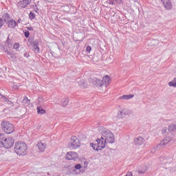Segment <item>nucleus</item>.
<instances>
[{
  "instance_id": "nucleus-1",
  "label": "nucleus",
  "mask_w": 176,
  "mask_h": 176,
  "mask_svg": "<svg viewBox=\"0 0 176 176\" xmlns=\"http://www.w3.org/2000/svg\"><path fill=\"white\" fill-rule=\"evenodd\" d=\"M99 131L102 135V138H104L108 144H113L115 142V135H113V133L109 129L100 126Z\"/></svg>"
},
{
  "instance_id": "nucleus-2",
  "label": "nucleus",
  "mask_w": 176,
  "mask_h": 176,
  "mask_svg": "<svg viewBox=\"0 0 176 176\" xmlns=\"http://www.w3.org/2000/svg\"><path fill=\"white\" fill-rule=\"evenodd\" d=\"M14 152L19 156H24L27 153V144L24 142H18L15 143Z\"/></svg>"
},
{
  "instance_id": "nucleus-3",
  "label": "nucleus",
  "mask_w": 176,
  "mask_h": 176,
  "mask_svg": "<svg viewBox=\"0 0 176 176\" xmlns=\"http://www.w3.org/2000/svg\"><path fill=\"white\" fill-rule=\"evenodd\" d=\"M1 128L6 134H12L14 131V126L8 121L4 120L1 122Z\"/></svg>"
},
{
  "instance_id": "nucleus-4",
  "label": "nucleus",
  "mask_w": 176,
  "mask_h": 176,
  "mask_svg": "<svg viewBox=\"0 0 176 176\" xmlns=\"http://www.w3.org/2000/svg\"><path fill=\"white\" fill-rule=\"evenodd\" d=\"M107 141L101 137L100 138H98L95 141V146L96 145V151H101L105 148V144H107Z\"/></svg>"
},
{
  "instance_id": "nucleus-5",
  "label": "nucleus",
  "mask_w": 176,
  "mask_h": 176,
  "mask_svg": "<svg viewBox=\"0 0 176 176\" xmlns=\"http://www.w3.org/2000/svg\"><path fill=\"white\" fill-rule=\"evenodd\" d=\"M80 146V142L76 136H72L70 140V148L72 149H78Z\"/></svg>"
},
{
  "instance_id": "nucleus-6",
  "label": "nucleus",
  "mask_w": 176,
  "mask_h": 176,
  "mask_svg": "<svg viewBox=\"0 0 176 176\" xmlns=\"http://www.w3.org/2000/svg\"><path fill=\"white\" fill-rule=\"evenodd\" d=\"M3 141V146L7 149H10V148H12L14 145V140L12 138H4Z\"/></svg>"
},
{
  "instance_id": "nucleus-7",
  "label": "nucleus",
  "mask_w": 176,
  "mask_h": 176,
  "mask_svg": "<svg viewBox=\"0 0 176 176\" xmlns=\"http://www.w3.org/2000/svg\"><path fill=\"white\" fill-rule=\"evenodd\" d=\"M31 2H32V0H19L16 3V6L21 10L25 9Z\"/></svg>"
},
{
  "instance_id": "nucleus-8",
  "label": "nucleus",
  "mask_w": 176,
  "mask_h": 176,
  "mask_svg": "<svg viewBox=\"0 0 176 176\" xmlns=\"http://www.w3.org/2000/svg\"><path fill=\"white\" fill-rule=\"evenodd\" d=\"M78 157V153L74 151L67 152L66 155L67 160H76Z\"/></svg>"
},
{
  "instance_id": "nucleus-9",
  "label": "nucleus",
  "mask_w": 176,
  "mask_h": 176,
  "mask_svg": "<svg viewBox=\"0 0 176 176\" xmlns=\"http://www.w3.org/2000/svg\"><path fill=\"white\" fill-rule=\"evenodd\" d=\"M163 3V5L167 10H170L173 9V4H171V1L170 0H161Z\"/></svg>"
},
{
  "instance_id": "nucleus-10",
  "label": "nucleus",
  "mask_w": 176,
  "mask_h": 176,
  "mask_svg": "<svg viewBox=\"0 0 176 176\" xmlns=\"http://www.w3.org/2000/svg\"><path fill=\"white\" fill-rule=\"evenodd\" d=\"M39 152H45V150L46 149V144L45 143H43L42 142H38L36 145Z\"/></svg>"
},
{
  "instance_id": "nucleus-11",
  "label": "nucleus",
  "mask_w": 176,
  "mask_h": 176,
  "mask_svg": "<svg viewBox=\"0 0 176 176\" xmlns=\"http://www.w3.org/2000/svg\"><path fill=\"white\" fill-rule=\"evenodd\" d=\"M134 142L135 145H144L145 140L142 137H138L135 138Z\"/></svg>"
},
{
  "instance_id": "nucleus-12",
  "label": "nucleus",
  "mask_w": 176,
  "mask_h": 176,
  "mask_svg": "<svg viewBox=\"0 0 176 176\" xmlns=\"http://www.w3.org/2000/svg\"><path fill=\"white\" fill-rule=\"evenodd\" d=\"M33 49L35 53H39V41L38 40H35L33 43Z\"/></svg>"
},
{
  "instance_id": "nucleus-13",
  "label": "nucleus",
  "mask_w": 176,
  "mask_h": 176,
  "mask_svg": "<svg viewBox=\"0 0 176 176\" xmlns=\"http://www.w3.org/2000/svg\"><path fill=\"white\" fill-rule=\"evenodd\" d=\"M119 115H120V118H125V116H129V115H130V111L126 109H124L120 111Z\"/></svg>"
},
{
  "instance_id": "nucleus-14",
  "label": "nucleus",
  "mask_w": 176,
  "mask_h": 176,
  "mask_svg": "<svg viewBox=\"0 0 176 176\" xmlns=\"http://www.w3.org/2000/svg\"><path fill=\"white\" fill-rule=\"evenodd\" d=\"M7 24L10 28H15L17 25V23L16 21H14V19L8 21Z\"/></svg>"
},
{
  "instance_id": "nucleus-15",
  "label": "nucleus",
  "mask_w": 176,
  "mask_h": 176,
  "mask_svg": "<svg viewBox=\"0 0 176 176\" xmlns=\"http://www.w3.org/2000/svg\"><path fill=\"white\" fill-rule=\"evenodd\" d=\"M170 141H171V138L170 137H167L165 139L162 140L158 146H164V145H167V144Z\"/></svg>"
},
{
  "instance_id": "nucleus-16",
  "label": "nucleus",
  "mask_w": 176,
  "mask_h": 176,
  "mask_svg": "<svg viewBox=\"0 0 176 176\" xmlns=\"http://www.w3.org/2000/svg\"><path fill=\"white\" fill-rule=\"evenodd\" d=\"M91 82L92 85H99V86H102V83H101V80H98L97 78H94L91 80Z\"/></svg>"
},
{
  "instance_id": "nucleus-17",
  "label": "nucleus",
  "mask_w": 176,
  "mask_h": 176,
  "mask_svg": "<svg viewBox=\"0 0 176 176\" xmlns=\"http://www.w3.org/2000/svg\"><path fill=\"white\" fill-rule=\"evenodd\" d=\"M101 83H104V85H109V83L111 82V79L109 78V77L108 76H106L102 78V80L100 81Z\"/></svg>"
},
{
  "instance_id": "nucleus-18",
  "label": "nucleus",
  "mask_w": 176,
  "mask_h": 176,
  "mask_svg": "<svg viewBox=\"0 0 176 176\" xmlns=\"http://www.w3.org/2000/svg\"><path fill=\"white\" fill-rule=\"evenodd\" d=\"M134 97V95L129 94V95H124L119 98V100H131Z\"/></svg>"
},
{
  "instance_id": "nucleus-19",
  "label": "nucleus",
  "mask_w": 176,
  "mask_h": 176,
  "mask_svg": "<svg viewBox=\"0 0 176 176\" xmlns=\"http://www.w3.org/2000/svg\"><path fill=\"white\" fill-rule=\"evenodd\" d=\"M0 100L3 102H8V104H12V102L10 100H9V99H8V98H6V96L1 95V94H0Z\"/></svg>"
},
{
  "instance_id": "nucleus-20",
  "label": "nucleus",
  "mask_w": 176,
  "mask_h": 176,
  "mask_svg": "<svg viewBox=\"0 0 176 176\" xmlns=\"http://www.w3.org/2000/svg\"><path fill=\"white\" fill-rule=\"evenodd\" d=\"M30 101L28 100V98H27V96H24L22 100V104H23L25 107H28V105H30Z\"/></svg>"
},
{
  "instance_id": "nucleus-21",
  "label": "nucleus",
  "mask_w": 176,
  "mask_h": 176,
  "mask_svg": "<svg viewBox=\"0 0 176 176\" xmlns=\"http://www.w3.org/2000/svg\"><path fill=\"white\" fill-rule=\"evenodd\" d=\"M5 138V134L0 133V148L3 146V140Z\"/></svg>"
},
{
  "instance_id": "nucleus-22",
  "label": "nucleus",
  "mask_w": 176,
  "mask_h": 176,
  "mask_svg": "<svg viewBox=\"0 0 176 176\" xmlns=\"http://www.w3.org/2000/svg\"><path fill=\"white\" fill-rule=\"evenodd\" d=\"M37 112L40 115H43V113H46V111L45 109H42V107H41V106L37 107Z\"/></svg>"
},
{
  "instance_id": "nucleus-23",
  "label": "nucleus",
  "mask_w": 176,
  "mask_h": 176,
  "mask_svg": "<svg viewBox=\"0 0 176 176\" xmlns=\"http://www.w3.org/2000/svg\"><path fill=\"white\" fill-rule=\"evenodd\" d=\"M168 86H170V87H176V78H175L173 80L168 82Z\"/></svg>"
},
{
  "instance_id": "nucleus-24",
  "label": "nucleus",
  "mask_w": 176,
  "mask_h": 176,
  "mask_svg": "<svg viewBox=\"0 0 176 176\" xmlns=\"http://www.w3.org/2000/svg\"><path fill=\"white\" fill-rule=\"evenodd\" d=\"M68 102H69V100L68 98H64L62 100V105L63 107H67L68 105Z\"/></svg>"
},
{
  "instance_id": "nucleus-25",
  "label": "nucleus",
  "mask_w": 176,
  "mask_h": 176,
  "mask_svg": "<svg viewBox=\"0 0 176 176\" xmlns=\"http://www.w3.org/2000/svg\"><path fill=\"white\" fill-rule=\"evenodd\" d=\"M3 17L5 23H8V21H9V19H10L9 14H5Z\"/></svg>"
},
{
  "instance_id": "nucleus-26",
  "label": "nucleus",
  "mask_w": 176,
  "mask_h": 176,
  "mask_svg": "<svg viewBox=\"0 0 176 176\" xmlns=\"http://www.w3.org/2000/svg\"><path fill=\"white\" fill-rule=\"evenodd\" d=\"M176 130V125L175 124H171L168 126V131H175Z\"/></svg>"
},
{
  "instance_id": "nucleus-27",
  "label": "nucleus",
  "mask_w": 176,
  "mask_h": 176,
  "mask_svg": "<svg viewBox=\"0 0 176 176\" xmlns=\"http://www.w3.org/2000/svg\"><path fill=\"white\" fill-rule=\"evenodd\" d=\"M29 17L30 20H34V19H35V13L30 12L29 14Z\"/></svg>"
},
{
  "instance_id": "nucleus-28",
  "label": "nucleus",
  "mask_w": 176,
  "mask_h": 176,
  "mask_svg": "<svg viewBox=\"0 0 176 176\" xmlns=\"http://www.w3.org/2000/svg\"><path fill=\"white\" fill-rule=\"evenodd\" d=\"M13 49H15V50H19V49H20V44H19V43H15L13 45Z\"/></svg>"
},
{
  "instance_id": "nucleus-29",
  "label": "nucleus",
  "mask_w": 176,
  "mask_h": 176,
  "mask_svg": "<svg viewBox=\"0 0 176 176\" xmlns=\"http://www.w3.org/2000/svg\"><path fill=\"white\" fill-rule=\"evenodd\" d=\"M136 171L138 174H145V173H146V169H139Z\"/></svg>"
},
{
  "instance_id": "nucleus-30",
  "label": "nucleus",
  "mask_w": 176,
  "mask_h": 176,
  "mask_svg": "<svg viewBox=\"0 0 176 176\" xmlns=\"http://www.w3.org/2000/svg\"><path fill=\"white\" fill-rule=\"evenodd\" d=\"M165 160H167V157H166V155H162V156L160 157V162H165Z\"/></svg>"
},
{
  "instance_id": "nucleus-31",
  "label": "nucleus",
  "mask_w": 176,
  "mask_h": 176,
  "mask_svg": "<svg viewBox=\"0 0 176 176\" xmlns=\"http://www.w3.org/2000/svg\"><path fill=\"white\" fill-rule=\"evenodd\" d=\"M90 145L94 151H97V145H96V142L94 143H91Z\"/></svg>"
},
{
  "instance_id": "nucleus-32",
  "label": "nucleus",
  "mask_w": 176,
  "mask_h": 176,
  "mask_svg": "<svg viewBox=\"0 0 176 176\" xmlns=\"http://www.w3.org/2000/svg\"><path fill=\"white\" fill-rule=\"evenodd\" d=\"M24 35L26 38H30V32L27 31V30H24Z\"/></svg>"
},
{
  "instance_id": "nucleus-33",
  "label": "nucleus",
  "mask_w": 176,
  "mask_h": 176,
  "mask_svg": "<svg viewBox=\"0 0 176 176\" xmlns=\"http://www.w3.org/2000/svg\"><path fill=\"white\" fill-rule=\"evenodd\" d=\"M76 170H80L82 168V165L80 164H78L75 166Z\"/></svg>"
},
{
  "instance_id": "nucleus-34",
  "label": "nucleus",
  "mask_w": 176,
  "mask_h": 176,
  "mask_svg": "<svg viewBox=\"0 0 176 176\" xmlns=\"http://www.w3.org/2000/svg\"><path fill=\"white\" fill-rule=\"evenodd\" d=\"M28 42L30 43V45H32L33 42L34 41V38L33 37H30L29 39H28Z\"/></svg>"
},
{
  "instance_id": "nucleus-35",
  "label": "nucleus",
  "mask_w": 176,
  "mask_h": 176,
  "mask_svg": "<svg viewBox=\"0 0 176 176\" xmlns=\"http://www.w3.org/2000/svg\"><path fill=\"white\" fill-rule=\"evenodd\" d=\"M3 19H2L1 18H0V28H2V27L3 26Z\"/></svg>"
},
{
  "instance_id": "nucleus-36",
  "label": "nucleus",
  "mask_w": 176,
  "mask_h": 176,
  "mask_svg": "<svg viewBox=\"0 0 176 176\" xmlns=\"http://www.w3.org/2000/svg\"><path fill=\"white\" fill-rule=\"evenodd\" d=\"M86 51L88 52V53H90V52H91V47H90V46H87V47H86Z\"/></svg>"
},
{
  "instance_id": "nucleus-37",
  "label": "nucleus",
  "mask_w": 176,
  "mask_h": 176,
  "mask_svg": "<svg viewBox=\"0 0 176 176\" xmlns=\"http://www.w3.org/2000/svg\"><path fill=\"white\" fill-rule=\"evenodd\" d=\"M167 128H164L162 130V134H165V133H167Z\"/></svg>"
},
{
  "instance_id": "nucleus-38",
  "label": "nucleus",
  "mask_w": 176,
  "mask_h": 176,
  "mask_svg": "<svg viewBox=\"0 0 176 176\" xmlns=\"http://www.w3.org/2000/svg\"><path fill=\"white\" fill-rule=\"evenodd\" d=\"M23 56H24V57H25L26 58H28V57H30V54H28V53L26 52V53L24 54Z\"/></svg>"
},
{
  "instance_id": "nucleus-39",
  "label": "nucleus",
  "mask_w": 176,
  "mask_h": 176,
  "mask_svg": "<svg viewBox=\"0 0 176 176\" xmlns=\"http://www.w3.org/2000/svg\"><path fill=\"white\" fill-rule=\"evenodd\" d=\"M10 58H12V60H14V61L16 60V56L14 55L11 54Z\"/></svg>"
},
{
  "instance_id": "nucleus-40",
  "label": "nucleus",
  "mask_w": 176,
  "mask_h": 176,
  "mask_svg": "<svg viewBox=\"0 0 176 176\" xmlns=\"http://www.w3.org/2000/svg\"><path fill=\"white\" fill-rule=\"evenodd\" d=\"M27 28L28 31H34V28L32 27H28Z\"/></svg>"
},
{
  "instance_id": "nucleus-41",
  "label": "nucleus",
  "mask_w": 176,
  "mask_h": 176,
  "mask_svg": "<svg viewBox=\"0 0 176 176\" xmlns=\"http://www.w3.org/2000/svg\"><path fill=\"white\" fill-rule=\"evenodd\" d=\"M9 41H10V38L8 37L6 43H9Z\"/></svg>"
},
{
  "instance_id": "nucleus-42",
  "label": "nucleus",
  "mask_w": 176,
  "mask_h": 176,
  "mask_svg": "<svg viewBox=\"0 0 176 176\" xmlns=\"http://www.w3.org/2000/svg\"><path fill=\"white\" fill-rule=\"evenodd\" d=\"M8 46H12V43H10V41H8V43H6Z\"/></svg>"
},
{
  "instance_id": "nucleus-43",
  "label": "nucleus",
  "mask_w": 176,
  "mask_h": 176,
  "mask_svg": "<svg viewBox=\"0 0 176 176\" xmlns=\"http://www.w3.org/2000/svg\"><path fill=\"white\" fill-rule=\"evenodd\" d=\"M14 89H17V86L14 85Z\"/></svg>"
},
{
  "instance_id": "nucleus-44",
  "label": "nucleus",
  "mask_w": 176,
  "mask_h": 176,
  "mask_svg": "<svg viewBox=\"0 0 176 176\" xmlns=\"http://www.w3.org/2000/svg\"><path fill=\"white\" fill-rule=\"evenodd\" d=\"M115 1H116L117 2H119V0H115Z\"/></svg>"
}]
</instances>
